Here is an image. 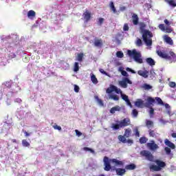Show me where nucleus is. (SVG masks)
Masks as SVG:
<instances>
[{
    "label": "nucleus",
    "instance_id": "obj_1",
    "mask_svg": "<svg viewBox=\"0 0 176 176\" xmlns=\"http://www.w3.org/2000/svg\"><path fill=\"white\" fill-rule=\"evenodd\" d=\"M140 155L142 157H145L146 160H148V162H153L154 163H155V164H157V165H155V164L149 165L150 171H156V172L162 171V170H163V168H164V167H166V162L160 160H155V157L153 156V155H152V153H151V151H149L143 150L140 151Z\"/></svg>",
    "mask_w": 176,
    "mask_h": 176
},
{
    "label": "nucleus",
    "instance_id": "obj_2",
    "mask_svg": "<svg viewBox=\"0 0 176 176\" xmlns=\"http://www.w3.org/2000/svg\"><path fill=\"white\" fill-rule=\"evenodd\" d=\"M139 25L144 43L146 46H152V38H153V34L151 31L145 30L146 28V24L145 23L140 22Z\"/></svg>",
    "mask_w": 176,
    "mask_h": 176
},
{
    "label": "nucleus",
    "instance_id": "obj_3",
    "mask_svg": "<svg viewBox=\"0 0 176 176\" xmlns=\"http://www.w3.org/2000/svg\"><path fill=\"white\" fill-rule=\"evenodd\" d=\"M116 122L117 123L111 124V129H113V130H119V129L127 127V126H130V124H131V121L129 118H124L121 121L117 120Z\"/></svg>",
    "mask_w": 176,
    "mask_h": 176
},
{
    "label": "nucleus",
    "instance_id": "obj_4",
    "mask_svg": "<svg viewBox=\"0 0 176 176\" xmlns=\"http://www.w3.org/2000/svg\"><path fill=\"white\" fill-rule=\"evenodd\" d=\"M146 101L147 102L144 104V100L138 99L137 101L135 102V107H138V108H144V107L146 108H151V105H153L155 100V98L152 97H148Z\"/></svg>",
    "mask_w": 176,
    "mask_h": 176
},
{
    "label": "nucleus",
    "instance_id": "obj_5",
    "mask_svg": "<svg viewBox=\"0 0 176 176\" xmlns=\"http://www.w3.org/2000/svg\"><path fill=\"white\" fill-rule=\"evenodd\" d=\"M127 54L128 56H129V57H133L135 63H138V64H142V63H144V60H142V57L141 55V52H137V50H129L127 51Z\"/></svg>",
    "mask_w": 176,
    "mask_h": 176
},
{
    "label": "nucleus",
    "instance_id": "obj_6",
    "mask_svg": "<svg viewBox=\"0 0 176 176\" xmlns=\"http://www.w3.org/2000/svg\"><path fill=\"white\" fill-rule=\"evenodd\" d=\"M156 53L159 57H161V58H164L165 60H169L171 61V60L175 59V53L173 51L169 52V55L166 52V51H162L160 50H156Z\"/></svg>",
    "mask_w": 176,
    "mask_h": 176
},
{
    "label": "nucleus",
    "instance_id": "obj_7",
    "mask_svg": "<svg viewBox=\"0 0 176 176\" xmlns=\"http://www.w3.org/2000/svg\"><path fill=\"white\" fill-rule=\"evenodd\" d=\"M118 85L122 87V89H127V85H133V81L128 77H125L118 82Z\"/></svg>",
    "mask_w": 176,
    "mask_h": 176
},
{
    "label": "nucleus",
    "instance_id": "obj_8",
    "mask_svg": "<svg viewBox=\"0 0 176 176\" xmlns=\"http://www.w3.org/2000/svg\"><path fill=\"white\" fill-rule=\"evenodd\" d=\"M104 164V170L109 171L112 166H111V160L107 156H105L103 159Z\"/></svg>",
    "mask_w": 176,
    "mask_h": 176
},
{
    "label": "nucleus",
    "instance_id": "obj_9",
    "mask_svg": "<svg viewBox=\"0 0 176 176\" xmlns=\"http://www.w3.org/2000/svg\"><path fill=\"white\" fill-rule=\"evenodd\" d=\"M82 17L85 20V23H89V20H91V12H90L88 10L82 14Z\"/></svg>",
    "mask_w": 176,
    "mask_h": 176
},
{
    "label": "nucleus",
    "instance_id": "obj_10",
    "mask_svg": "<svg viewBox=\"0 0 176 176\" xmlns=\"http://www.w3.org/2000/svg\"><path fill=\"white\" fill-rule=\"evenodd\" d=\"M147 147L151 149V151H156V149H159V146L156 143H155V141H151V143H147Z\"/></svg>",
    "mask_w": 176,
    "mask_h": 176
},
{
    "label": "nucleus",
    "instance_id": "obj_11",
    "mask_svg": "<svg viewBox=\"0 0 176 176\" xmlns=\"http://www.w3.org/2000/svg\"><path fill=\"white\" fill-rule=\"evenodd\" d=\"M140 21V18L138 17V15L137 14L133 13L132 14V23L133 25H138V23Z\"/></svg>",
    "mask_w": 176,
    "mask_h": 176
},
{
    "label": "nucleus",
    "instance_id": "obj_12",
    "mask_svg": "<svg viewBox=\"0 0 176 176\" xmlns=\"http://www.w3.org/2000/svg\"><path fill=\"white\" fill-rule=\"evenodd\" d=\"M110 162L111 163H113L115 164V166H123V164H124V163H123L122 161L113 158V159H110Z\"/></svg>",
    "mask_w": 176,
    "mask_h": 176
},
{
    "label": "nucleus",
    "instance_id": "obj_13",
    "mask_svg": "<svg viewBox=\"0 0 176 176\" xmlns=\"http://www.w3.org/2000/svg\"><path fill=\"white\" fill-rule=\"evenodd\" d=\"M164 41L166 43H168V45H170L171 46H173V45H174V41H173L171 37L168 36V35H165L164 36Z\"/></svg>",
    "mask_w": 176,
    "mask_h": 176
},
{
    "label": "nucleus",
    "instance_id": "obj_14",
    "mask_svg": "<svg viewBox=\"0 0 176 176\" xmlns=\"http://www.w3.org/2000/svg\"><path fill=\"white\" fill-rule=\"evenodd\" d=\"M164 144L165 145H166V146H168V148H170V149H174L175 148V144L171 142V141H169L168 139H165Z\"/></svg>",
    "mask_w": 176,
    "mask_h": 176
},
{
    "label": "nucleus",
    "instance_id": "obj_15",
    "mask_svg": "<svg viewBox=\"0 0 176 176\" xmlns=\"http://www.w3.org/2000/svg\"><path fill=\"white\" fill-rule=\"evenodd\" d=\"M138 74L140 75V76H142V78H144L146 79L148 78V75H149V72L148 71H142V70H139L138 71Z\"/></svg>",
    "mask_w": 176,
    "mask_h": 176
},
{
    "label": "nucleus",
    "instance_id": "obj_16",
    "mask_svg": "<svg viewBox=\"0 0 176 176\" xmlns=\"http://www.w3.org/2000/svg\"><path fill=\"white\" fill-rule=\"evenodd\" d=\"M120 111H122V107H120V106H119V105H117V106L112 107L110 109V113L113 114L116 112H120Z\"/></svg>",
    "mask_w": 176,
    "mask_h": 176
},
{
    "label": "nucleus",
    "instance_id": "obj_17",
    "mask_svg": "<svg viewBox=\"0 0 176 176\" xmlns=\"http://www.w3.org/2000/svg\"><path fill=\"white\" fill-rule=\"evenodd\" d=\"M94 46H96V47H102V40L101 38L96 39L94 43Z\"/></svg>",
    "mask_w": 176,
    "mask_h": 176
},
{
    "label": "nucleus",
    "instance_id": "obj_18",
    "mask_svg": "<svg viewBox=\"0 0 176 176\" xmlns=\"http://www.w3.org/2000/svg\"><path fill=\"white\" fill-rule=\"evenodd\" d=\"M137 168V166L134 164H130L125 166V170H135Z\"/></svg>",
    "mask_w": 176,
    "mask_h": 176
},
{
    "label": "nucleus",
    "instance_id": "obj_19",
    "mask_svg": "<svg viewBox=\"0 0 176 176\" xmlns=\"http://www.w3.org/2000/svg\"><path fill=\"white\" fill-rule=\"evenodd\" d=\"M35 16H36V13L35 12V11H34L32 10L28 11V17L29 19H34V17H35Z\"/></svg>",
    "mask_w": 176,
    "mask_h": 176
},
{
    "label": "nucleus",
    "instance_id": "obj_20",
    "mask_svg": "<svg viewBox=\"0 0 176 176\" xmlns=\"http://www.w3.org/2000/svg\"><path fill=\"white\" fill-rule=\"evenodd\" d=\"M91 80L94 85H97V83H98L97 77H96V75H94L93 73L91 74Z\"/></svg>",
    "mask_w": 176,
    "mask_h": 176
},
{
    "label": "nucleus",
    "instance_id": "obj_21",
    "mask_svg": "<svg viewBox=\"0 0 176 176\" xmlns=\"http://www.w3.org/2000/svg\"><path fill=\"white\" fill-rule=\"evenodd\" d=\"M146 61L147 64H148V65H151V67H153V65H155V60H153L152 58H147L146 59Z\"/></svg>",
    "mask_w": 176,
    "mask_h": 176
},
{
    "label": "nucleus",
    "instance_id": "obj_22",
    "mask_svg": "<svg viewBox=\"0 0 176 176\" xmlns=\"http://www.w3.org/2000/svg\"><path fill=\"white\" fill-rule=\"evenodd\" d=\"M165 2H166V3H168V5H170V6H172V8L176 7L175 0H165Z\"/></svg>",
    "mask_w": 176,
    "mask_h": 176
},
{
    "label": "nucleus",
    "instance_id": "obj_23",
    "mask_svg": "<svg viewBox=\"0 0 176 176\" xmlns=\"http://www.w3.org/2000/svg\"><path fill=\"white\" fill-rule=\"evenodd\" d=\"M118 139L120 142H122V144H126L127 142V140L124 135H118Z\"/></svg>",
    "mask_w": 176,
    "mask_h": 176
},
{
    "label": "nucleus",
    "instance_id": "obj_24",
    "mask_svg": "<svg viewBox=\"0 0 176 176\" xmlns=\"http://www.w3.org/2000/svg\"><path fill=\"white\" fill-rule=\"evenodd\" d=\"M116 173L118 175H123L126 173V169L124 168H118L116 169Z\"/></svg>",
    "mask_w": 176,
    "mask_h": 176
},
{
    "label": "nucleus",
    "instance_id": "obj_25",
    "mask_svg": "<svg viewBox=\"0 0 176 176\" xmlns=\"http://www.w3.org/2000/svg\"><path fill=\"white\" fill-rule=\"evenodd\" d=\"M124 135L126 137V138H129V137L131 135V129H125Z\"/></svg>",
    "mask_w": 176,
    "mask_h": 176
},
{
    "label": "nucleus",
    "instance_id": "obj_26",
    "mask_svg": "<svg viewBox=\"0 0 176 176\" xmlns=\"http://www.w3.org/2000/svg\"><path fill=\"white\" fill-rule=\"evenodd\" d=\"M109 8L113 13H116V8H115V4L113 3V1L110 2Z\"/></svg>",
    "mask_w": 176,
    "mask_h": 176
},
{
    "label": "nucleus",
    "instance_id": "obj_27",
    "mask_svg": "<svg viewBox=\"0 0 176 176\" xmlns=\"http://www.w3.org/2000/svg\"><path fill=\"white\" fill-rule=\"evenodd\" d=\"M149 137H152L153 138H156L157 137V133L153 130H149L148 131Z\"/></svg>",
    "mask_w": 176,
    "mask_h": 176
},
{
    "label": "nucleus",
    "instance_id": "obj_28",
    "mask_svg": "<svg viewBox=\"0 0 176 176\" xmlns=\"http://www.w3.org/2000/svg\"><path fill=\"white\" fill-rule=\"evenodd\" d=\"M119 71L120 72H121V75H122V76H125V78H129V74L127 73V72L123 70V68L120 67Z\"/></svg>",
    "mask_w": 176,
    "mask_h": 176
},
{
    "label": "nucleus",
    "instance_id": "obj_29",
    "mask_svg": "<svg viewBox=\"0 0 176 176\" xmlns=\"http://www.w3.org/2000/svg\"><path fill=\"white\" fill-rule=\"evenodd\" d=\"M146 126L149 129V127H153V121L146 120Z\"/></svg>",
    "mask_w": 176,
    "mask_h": 176
},
{
    "label": "nucleus",
    "instance_id": "obj_30",
    "mask_svg": "<svg viewBox=\"0 0 176 176\" xmlns=\"http://www.w3.org/2000/svg\"><path fill=\"white\" fill-rule=\"evenodd\" d=\"M83 53H80L77 55V60L80 62L82 63L83 61V57H84Z\"/></svg>",
    "mask_w": 176,
    "mask_h": 176
},
{
    "label": "nucleus",
    "instance_id": "obj_31",
    "mask_svg": "<svg viewBox=\"0 0 176 176\" xmlns=\"http://www.w3.org/2000/svg\"><path fill=\"white\" fill-rule=\"evenodd\" d=\"M116 57L118 58H123L124 57V54L122 51H118L116 52Z\"/></svg>",
    "mask_w": 176,
    "mask_h": 176
},
{
    "label": "nucleus",
    "instance_id": "obj_32",
    "mask_svg": "<svg viewBox=\"0 0 176 176\" xmlns=\"http://www.w3.org/2000/svg\"><path fill=\"white\" fill-rule=\"evenodd\" d=\"M139 141L140 144H146V142H148V138L146 137H141Z\"/></svg>",
    "mask_w": 176,
    "mask_h": 176
},
{
    "label": "nucleus",
    "instance_id": "obj_33",
    "mask_svg": "<svg viewBox=\"0 0 176 176\" xmlns=\"http://www.w3.org/2000/svg\"><path fill=\"white\" fill-rule=\"evenodd\" d=\"M74 72H78V71H79V63L78 62L74 63Z\"/></svg>",
    "mask_w": 176,
    "mask_h": 176
},
{
    "label": "nucleus",
    "instance_id": "obj_34",
    "mask_svg": "<svg viewBox=\"0 0 176 176\" xmlns=\"http://www.w3.org/2000/svg\"><path fill=\"white\" fill-rule=\"evenodd\" d=\"M106 91L108 94H111V93L114 91V85H111L110 87L107 88Z\"/></svg>",
    "mask_w": 176,
    "mask_h": 176
},
{
    "label": "nucleus",
    "instance_id": "obj_35",
    "mask_svg": "<svg viewBox=\"0 0 176 176\" xmlns=\"http://www.w3.org/2000/svg\"><path fill=\"white\" fill-rule=\"evenodd\" d=\"M109 98L114 101H119V96L118 95H110Z\"/></svg>",
    "mask_w": 176,
    "mask_h": 176
},
{
    "label": "nucleus",
    "instance_id": "obj_36",
    "mask_svg": "<svg viewBox=\"0 0 176 176\" xmlns=\"http://www.w3.org/2000/svg\"><path fill=\"white\" fill-rule=\"evenodd\" d=\"M157 102L160 104V105H164V103L163 102V100H162V98H159V97H155V99Z\"/></svg>",
    "mask_w": 176,
    "mask_h": 176
},
{
    "label": "nucleus",
    "instance_id": "obj_37",
    "mask_svg": "<svg viewBox=\"0 0 176 176\" xmlns=\"http://www.w3.org/2000/svg\"><path fill=\"white\" fill-rule=\"evenodd\" d=\"M114 91H116V93L117 94H122L123 92H122V90L119 88H118V87L114 85Z\"/></svg>",
    "mask_w": 176,
    "mask_h": 176
},
{
    "label": "nucleus",
    "instance_id": "obj_38",
    "mask_svg": "<svg viewBox=\"0 0 176 176\" xmlns=\"http://www.w3.org/2000/svg\"><path fill=\"white\" fill-rule=\"evenodd\" d=\"M143 89L144 90H151V89H152V86L148 84H144Z\"/></svg>",
    "mask_w": 176,
    "mask_h": 176
},
{
    "label": "nucleus",
    "instance_id": "obj_39",
    "mask_svg": "<svg viewBox=\"0 0 176 176\" xmlns=\"http://www.w3.org/2000/svg\"><path fill=\"white\" fill-rule=\"evenodd\" d=\"M136 46H138V47L142 46V40L141 38H138L136 41Z\"/></svg>",
    "mask_w": 176,
    "mask_h": 176
},
{
    "label": "nucleus",
    "instance_id": "obj_40",
    "mask_svg": "<svg viewBox=\"0 0 176 176\" xmlns=\"http://www.w3.org/2000/svg\"><path fill=\"white\" fill-rule=\"evenodd\" d=\"M22 144H23V146H26V147L30 146V143L27 142V140H23Z\"/></svg>",
    "mask_w": 176,
    "mask_h": 176
},
{
    "label": "nucleus",
    "instance_id": "obj_41",
    "mask_svg": "<svg viewBox=\"0 0 176 176\" xmlns=\"http://www.w3.org/2000/svg\"><path fill=\"white\" fill-rule=\"evenodd\" d=\"M132 115L134 118H137L138 116V111H137V109H134L132 111Z\"/></svg>",
    "mask_w": 176,
    "mask_h": 176
},
{
    "label": "nucleus",
    "instance_id": "obj_42",
    "mask_svg": "<svg viewBox=\"0 0 176 176\" xmlns=\"http://www.w3.org/2000/svg\"><path fill=\"white\" fill-rule=\"evenodd\" d=\"M95 98L100 105H102V106L104 105V102H102V100L98 98V96H96Z\"/></svg>",
    "mask_w": 176,
    "mask_h": 176
},
{
    "label": "nucleus",
    "instance_id": "obj_43",
    "mask_svg": "<svg viewBox=\"0 0 176 176\" xmlns=\"http://www.w3.org/2000/svg\"><path fill=\"white\" fill-rule=\"evenodd\" d=\"M121 97H122V99L125 102L129 100V96L124 94H121Z\"/></svg>",
    "mask_w": 176,
    "mask_h": 176
},
{
    "label": "nucleus",
    "instance_id": "obj_44",
    "mask_svg": "<svg viewBox=\"0 0 176 176\" xmlns=\"http://www.w3.org/2000/svg\"><path fill=\"white\" fill-rule=\"evenodd\" d=\"M104 21H105V19H104V18H99L98 21V25H102Z\"/></svg>",
    "mask_w": 176,
    "mask_h": 176
},
{
    "label": "nucleus",
    "instance_id": "obj_45",
    "mask_svg": "<svg viewBox=\"0 0 176 176\" xmlns=\"http://www.w3.org/2000/svg\"><path fill=\"white\" fill-rule=\"evenodd\" d=\"M164 151H165L166 155L171 154V148H170L169 147H165Z\"/></svg>",
    "mask_w": 176,
    "mask_h": 176
},
{
    "label": "nucleus",
    "instance_id": "obj_46",
    "mask_svg": "<svg viewBox=\"0 0 176 176\" xmlns=\"http://www.w3.org/2000/svg\"><path fill=\"white\" fill-rule=\"evenodd\" d=\"M83 150L86 151L91 152V153H94V150H93V148H90L89 147H84Z\"/></svg>",
    "mask_w": 176,
    "mask_h": 176
},
{
    "label": "nucleus",
    "instance_id": "obj_47",
    "mask_svg": "<svg viewBox=\"0 0 176 176\" xmlns=\"http://www.w3.org/2000/svg\"><path fill=\"white\" fill-rule=\"evenodd\" d=\"M53 128L54 129V130H58V131H61V126L57 125L56 124H54L53 125Z\"/></svg>",
    "mask_w": 176,
    "mask_h": 176
},
{
    "label": "nucleus",
    "instance_id": "obj_48",
    "mask_svg": "<svg viewBox=\"0 0 176 176\" xmlns=\"http://www.w3.org/2000/svg\"><path fill=\"white\" fill-rule=\"evenodd\" d=\"M158 27L161 31H166V26H164V24H160Z\"/></svg>",
    "mask_w": 176,
    "mask_h": 176
},
{
    "label": "nucleus",
    "instance_id": "obj_49",
    "mask_svg": "<svg viewBox=\"0 0 176 176\" xmlns=\"http://www.w3.org/2000/svg\"><path fill=\"white\" fill-rule=\"evenodd\" d=\"M149 113L151 115V118H152V116H153V115H155V109H153V108L151 107Z\"/></svg>",
    "mask_w": 176,
    "mask_h": 176
},
{
    "label": "nucleus",
    "instance_id": "obj_50",
    "mask_svg": "<svg viewBox=\"0 0 176 176\" xmlns=\"http://www.w3.org/2000/svg\"><path fill=\"white\" fill-rule=\"evenodd\" d=\"M129 24L128 23H124V27H123V30L124 31H129Z\"/></svg>",
    "mask_w": 176,
    "mask_h": 176
},
{
    "label": "nucleus",
    "instance_id": "obj_51",
    "mask_svg": "<svg viewBox=\"0 0 176 176\" xmlns=\"http://www.w3.org/2000/svg\"><path fill=\"white\" fill-rule=\"evenodd\" d=\"M126 70L128 71V72H131V74H136L135 71H134L130 67H126Z\"/></svg>",
    "mask_w": 176,
    "mask_h": 176
},
{
    "label": "nucleus",
    "instance_id": "obj_52",
    "mask_svg": "<svg viewBox=\"0 0 176 176\" xmlns=\"http://www.w3.org/2000/svg\"><path fill=\"white\" fill-rule=\"evenodd\" d=\"M79 90H80L79 86H78L76 85H74V91H75V93H79Z\"/></svg>",
    "mask_w": 176,
    "mask_h": 176
},
{
    "label": "nucleus",
    "instance_id": "obj_53",
    "mask_svg": "<svg viewBox=\"0 0 176 176\" xmlns=\"http://www.w3.org/2000/svg\"><path fill=\"white\" fill-rule=\"evenodd\" d=\"M99 71L101 74H103V75H106V76H108V73H107V72H105L103 69H100Z\"/></svg>",
    "mask_w": 176,
    "mask_h": 176
},
{
    "label": "nucleus",
    "instance_id": "obj_54",
    "mask_svg": "<svg viewBox=\"0 0 176 176\" xmlns=\"http://www.w3.org/2000/svg\"><path fill=\"white\" fill-rule=\"evenodd\" d=\"M169 86H170V87H173V88L175 87V86H176L175 82H170Z\"/></svg>",
    "mask_w": 176,
    "mask_h": 176
},
{
    "label": "nucleus",
    "instance_id": "obj_55",
    "mask_svg": "<svg viewBox=\"0 0 176 176\" xmlns=\"http://www.w3.org/2000/svg\"><path fill=\"white\" fill-rule=\"evenodd\" d=\"M135 135L136 137H140V131H138V129H136L135 130Z\"/></svg>",
    "mask_w": 176,
    "mask_h": 176
},
{
    "label": "nucleus",
    "instance_id": "obj_56",
    "mask_svg": "<svg viewBox=\"0 0 176 176\" xmlns=\"http://www.w3.org/2000/svg\"><path fill=\"white\" fill-rule=\"evenodd\" d=\"M165 31H166V32H168V34H170V32H173V30H171V28H165Z\"/></svg>",
    "mask_w": 176,
    "mask_h": 176
},
{
    "label": "nucleus",
    "instance_id": "obj_57",
    "mask_svg": "<svg viewBox=\"0 0 176 176\" xmlns=\"http://www.w3.org/2000/svg\"><path fill=\"white\" fill-rule=\"evenodd\" d=\"M76 135H78V137H80V135H82V133L80 131H79L78 129H76Z\"/></svg>",
    "mask_w": 176,
    "mask_h": 176
},
{
    "label": "nucleus",
    "instance_id": "obj_58",
    "mask_svg": "<svg viewBox=\"0 0 176 176\" xmlns=\"http://www.w3.org/2000/svg\"><path fill=\"white\" fill-rule=\"evenodd\" d=\"M125 102H126L127 105H129V107H133V105L131 104V102H130L129 99L125 101Z\"/></svg>",
    "mask_w": 176,
    "mask_h": 176
},
{
    "label": "nucleus",
    "instance_id": "obj_59",
    "mask_svg": "<svg viewBox=\"0 0 176 176\" xmlns=\"http://www.w3.org/2000/svg\"><path fill=\"white\" fill-rule=\"evenodd\" d=\"M165 108H166V109H170L171 107H170V104L166 103V104H165Z\"/></svg>",
    "mask_w": 176,
    "mask_h": 176
},
{
    "label": "nucleus",
    "instance_id": "obj_60",
    "mask_svg": "<svg viewBox=\"0 0 176 176\" xmlns=\"http://www.w3.org/2000/svg\"><path fill=\"white\" fill-rule=\"evenodd\" d=\"M23 133L26 137H30V133H28V132H27L26 131H23Z\"/></svg>",
    "mask_w": 176,
    "mask_h": 176
},
{
    "label": "nucleus",
    "instance_id": "obj_61",
    "mask_svg": "<svg viewBox=\"0 0 176 176\" xmlns=\"http://www.w3.org/2000/svg\"><path fill=\"white\" fill-rule=\"evenodd\" d=\"M164 21L165 24H166V25H170V22L168 21V20L165 19Z\"/></svg>",
    "mask_w": 176,
    "mask_h": 176
},
{
    "label": "nucleus",
    "instance_id": "obj_62",
    "mask_svg": "<svg viewBox=\"0 0 176 176\" xmlns=\"http://www.w3.org/2000/svg\"><path fill=\"white\" fill-rule=\"evenodd\" d=\"M126 142L128 143V144H133V140H130V139H129L128 140H126Z\"/></svg>",
    "mask_w": 176,
    "mask_h": 176
},
{
    "label": "nucleus",
    "instance_id": "obj_63",
    "mask_svg": "<svg viewBox=\"0 0 176 176\" xmlns=\"http://www.w3.org/2000/svg\"><path fill=\"white\" fill-rule=\"evenodd\" d=\"M120 10H121L122 12H123L124 10H126V7L122 6L120 8Z\"/></svg>",
    "mask_w": 176,
    "mask_h": 176
},
{
    "label": "nucleus",
    "instance_id": "obj_64",
    "mask_svg": "<svg viewBox=\"0 0 176 176\" xmlns=\"http://www.w3.org/2000/svg\"><path fill=\"white\" fill-rule=\"evenodd\" d=\"M171 137H172L173 138H176V133H173L171 134Z\"/></svg>",
    "mask_w": 176,
    "mask_h": 176
}]
</instances>
